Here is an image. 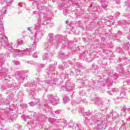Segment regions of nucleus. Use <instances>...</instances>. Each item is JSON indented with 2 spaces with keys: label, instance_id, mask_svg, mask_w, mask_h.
Wrapping results in <instances>:
<instances>
[{
  "label": "nucleus",
  "instance_id": "36",
  "mask_svg": "<svg viewBox=\"0 0 130 130\" xmlns=\"http://www.w3.org/2000/svg\"><path fill=\"white\" fill-rule=\"evenodd\" d=\"M126 6H127V2H125Z\"/></svg>",
  "mask_w": 130,
  "mask_h": 130
},
{
  "label": "nucleus",
  "instance_id": "34",
  "mask_svg": "<svg viewBox=\"0 0 130 130\" xmlns=\"http://www.w3.org/2000/svg\"><path fill=\"white\" fill-rule=\"evenodd\" d=\"M33 14H37V11H34Z\"/></svg>",
  "mask_w": 130,
  "mask_h": 130
},
{
  "label": "nucleus",
  "instance_id": "19",
  "mask_svg": "<svg viewBox=\"0 0 130 130\" xmlns=\"http://www.w3.org/2000/svg\"><path fill=\"white\" fill-rule=\"evenodd\" d=\"M89 118H90V116H87V117H85L84 118V122L85 123H88V122H89Z\"/></svg>",
  "mask_w": 130,
  "mask_h": 130
},
{
  "label": "nucleus",
  "instance_id": "39",
  "mask_svg": "<svg viewBox=\"0 0 130 130\" xmlns=\"http://www.w3.org/2000/svg\"><path fill=\"white\" fill-rule=\"evenodd\" d=\"M11 119H13V118H12V117H11Z\"/></svg>",
  "mask_w": 130,
  "mask_h": 130
},
{
  "label": "nucleus",
  "instance_id": "11",
  "mask_svg": "<svg viewBox=\"0 0 130 130\" xmlns=\"http://www.w3.org/2000/svg\"><path fill=\"white\" fill-rule=\"evenodd\" d=\"M12 87H14V89H15V90H18L20 88V87H21V84H17L16 83H15L14 85V84L9 85V88H12Z\"/></svg>",
  "mask_w": 130,
  "mask_h": 130
},
{
  "label": "nucleus",
  "instance_id": "5",
  "mask_svg": "<svg viewBox=\"0 0 130 130\" xmlns=\"http://www.w3.org/2000/svg\"><path fill=\"white\" fill-rule=\"evenodd\" d=\"M48 98L50 101V103H51L53 105H56L57 104V100H58V98L57 96H53V95L49 94L48 95Z\"/></svg>",
  "mask_w": 130,
  "mask_h": 130
},
{
  "label": "nucleus",
  "instance_id": "1",
  "mask_svg": "<svg viewBox=\"0 0 130 130\" xmlns=\"http://www.w3.org/2000/svg\"><path fill=\"white\" fill-rule=\"evenodd\" d=\"M2 45L3 46H7L9 51L10 52H18L17 54H27L30 55L31 51H34L36 49V44H32L29 49L25 50L20 51V50H14L12 48V46L8 44V38L5 36V32L4 31V26L0 23V49H2Z\"/></svg>",
  "mask_w": 130,
  "mask_h": 130
},
{
  "label": "nucleus",
  "instance_id": "10",
  "mask_svg": "<svg viewBox=\"0 0 130 130\" xmlns=\"http://www.w3.org/2000/svg\"><path fill=\"white\" fill-rule=\"evenodd\" d=\"M55 68L54 67V65H50L49 67V70L48 72V76H50V74H52V71H54Z\"/></svg>",
  "mask_w": 130,
  "mask_h": 130
},
{
  "label": "nucleus",
  "instance_id": "13",
  "mask_svg": "<svg viewBox=\"0 0 130 130\" xmlns=\"http://www.w3.org/2000/svg\"><path fill=\"white\" fill-rule=\"evenodd\" d=\"M101 2L103 8H105L108 6V3L106 0H101Z\"/></svg>",
  "mask_w": 130,
  "mask_h": 130
},
{
  "label": "nucleus",
  "instance_id": "3",
  "mask_svg": "<svg viewBox=\"0 0 130 130\" xmlns=\"http://www.w3.org/2000/svg\"><path fill=\"white\" fill-rule=\"evenodd\" d=\"M28 73H29V71H21L19 75L16 76V78L17 80L20 81V83H23V81L28 77V75H27Z\"/></svg>",
  "mask_w": 130,
  "mask_h": 130
},
{
  "label": "nucleus",
  "instance_id": "6",
  "mask_svg": "<svg viewBox=\"0 0 130 130\" xmlns=\"http://www.w3.org/2000/svg\"><path fill=\"white\" fill-rule=\"evenodd\" d=\"M43 37V34L41 31H37V34L33 36L32 39H34L35 42H38L39 39H41Z\"/></svg>",
  "mask_w": 130,
  "mask_h": 130
},
{
  "label": "nucleus",
  "instance_id": "33",
  "mask_svg": "<svg viewBox=\"0 0 130 130\" xmlns=\"http://www.w3.org/2000/svg\"><path fill=\"white\" fill-rule=\"evenodd\" d=\"M27 30H28V31H30V32H31V29L30 28V27H27Z\"/></svg>",
  "mask_w": 130,
  "mask_h": 130
},
{
  "label": "nucleus",
  "instance_id": "7",
  "mask_svg": "<svg viewBox=\"0 0 130 130\" xmlns=\"http://www.w3.org/2000/svg\"><path fill=\"white\" fill-rule=\"evenodd\" d=\"M50 45H53V44H50L49 42H48V40L47 42H46L44 45V48L45 50H46V51H49L50 50Z\"/></svg>",
  "mask_w": 130,
  "mask_h": 130
},
{
  "label": "nucleus",
  "instance_id": "23",
  "mask_svg": "<svg viewBox=\"0 0 130 130\" xmlns=\"http://www.w3.org/2000/svg\"><path fill=\"white\" fill-rule=\"evenodd\" d=\"M32 56H33V57H35V58H37V57H38V55H37V53H34L32 54Z\"/></svg>",
  "mask_w": 130,
  "mask_h": 130
},
{
  "label": "nucleus",
  "instance_id": "32",
  "mask_svg": "<svg viewBox=\"0 0 130 130\" xmlns=\"http://www.w3.org/2000/svg\"><path fill=\"white\" fill-rule=\"evenodd\" d=\"M5 55H6V56H7V57H8V56H9V53L6 52V53H5Z\"/></svg>",
  "mask_w": 130,
  "mask_h": 130
},
{
  "label": "nucleus",
  "instance_id": "12",
  "mask_svg": "<svg viewBox=\"0 0 130 130\" xmlns=\"http://www.w3.org/2000/svg\"><path fill=\"white\" fill-rule=\"evenodd\" d=\"M39 10L42 14H45V13L47 12V8L45 7H41L40 8H39Z\"/></svg>",
  "mask_w": 130,
  "mask_h": 130
},
{
  "label": "nucleus",
  "instance_id": "17",
  "mask_svg": "<svg viewBox=\"0 0 130 130\" xmlns=\"http://www.w3.org/2000/svg\"><path fill=\"white\" fill-rule=\"evenodd\" d=\"M40 28H41V24H40L39 22H38L36 24L35 29L38 31V30H40Z\"/></svg>",
  "mask_w": 130,
  "mask_h": 130
},
{
  "label": "nucleus",
  "instance_id": "22",
  "mask_svg": "<svg viewBox=\"0 0 130 130\" xmlns=\"http://www.w3.org/2000/svg\"><path fill=\"white\" fill-rule=\"evenodd\" d=\"M30 106H35L37 104L36 102H31L30 103H29Z\"/></svg>",
  "mask_w": 130,
  "mask_h": 130
},
{
  "label": "nucleus",
  "instance_id": "38",
  "mask_svg": "<svg viewBox=\"0 0 130 130\" xmlns=\"http://www.w3.org/2000/svg\"><path fill=\"white\" fill-rule=\"evenodd\" d=\"M68 22H69L68 21H67L66 22V24L68 23Z\"/></svg>",
  "mask_w": 130,
  "mask_h": 130
},
{
  "label": "nucleus",
  "instance_id": "15",
  "mask_svg": "<svg viewBox=\"0 0 130 130\" xmlns=\"http://www.w3.org/2000/svg\"><path fill=\"white\" fill-rule=\"evenodd\" d=\"M96 105L98 106H102L103 105V100L100 99L95 103Z\"/></svg>",
  "mask_w": 130,
  "mask_h": 130
},
{
  "label": "nucleus",
  "instance_id": "30",
  "mask_svg": "<svg viewBox=\"0 0 130 130\" xmlns=\"http://www.w3.org/2000/svg\"><path fill=\"white\" fill-rule=\"evenodd\" d=\"M116 4H120V1L117 0V1H116Z\"/></svg>",
  "mask_w": 130,
  "mask_h": 130
},
{
  "label": "nucleus",
  "instance_id": "21",
  "mask_svg": "<svg viewBox=\"0 0 130 130\" xmlns=\"http://www.w3.org/2000/svg\"><path fill=\"white\" fill-rule=\"evenodd\" d=\"M12 62H13V63H14L16 66H18L20 63V62L18 61H13Z\"/></svg>",
  "mask_w": 130,
  "mask_h": 130
},
{
  "label": "nucleus",
  "instance_id": "18",
  "mask_svg": "<svg viewBox=\"0 0 130 130\" xmlns=\"http://www.w3.org/2000/svg\"><path fill=\"white\" fill-rule=\"evenodd\" d=\"M63 101L64 103H68L70 101V99L67 96H65L63 98Z\"/></svg>",
  "mask_w": 130,
  "mask_h": 130
},
{
  "label": "nucleus",
  "instance_id": "2",
  "mask_svg": "<svg viewBox=\"0 0 130 130\" xmlns=\"http://www.w3.org/2000/svg\"><path fill=\"white\" fill-rule=\"evenodd\" d=\"M53 36H54V35L52 33L49 34L48 35L49 39L48 40V42H49L50 44L58 45L59 42L63 46H64L66 44H69L68 39L66 38V37H63L60 35H57L55 37V39H53Z\"/></svg>",
  "mask_w": 130,
  "mask_h": 130
},
{
  "label": "nucleus",
  "instance_id": "4",
  "mask_svg": "<svg viewBox=\"0 0 130 130\" xmlns=\"http://www.w3.org/2000/svg\"><path fill=\"white\" fill-rule=\"evenodd\" d=\"M105 118H99L96 121L95 124H96V128L98 129H103L104 127V120Z\"/></svg>",
  "mask_w": 130,
  "mask_h": 130
},
{
  "label": "nucleus",
  "instance_id": "43",
  "mask_svg": "<svg viewBox=\"0 0 130 130\" xmlns=\"http://www.w3.org/2000/svg\"><path fill=\"white\" fill-rule=\"evenodd\" d=\"M69 88H71V87L69 86Z\"/></svg>",
  "mask_w": 130,
  "mask_h": 130
},
{
  "label": "nucleus",
  "instance_id": "24",
  "mask_svg": "<svg viewBox=\"0 0 130 130\" xmlns=\"http://www.w3.org/2000/svg\"><path fill=\"white\" fill-rule=\"evenodd\" d=\"M69 85H70V83H69V82H67L66 83V85H65V86H66V89H69Z\"/></svg>",
  "mask_w": 130,
  "mask_h": 130
},
{
  "label": "nucleus",
  "instance_id": "42",
  "mask_svg": "<svg viewBox=\"0 0 130 130\" xmlns=\"http://www.w3.org/2000/svg\"><path fill=\"white\" fill-rule=\"evenodd\" d=\"M81 113H83V111H81Z\"/></svg>",
  "mask_w": 130,
  "mask_h": 130
},
{
  "label": "nucleus",
  "instance_id": "14",
  "mask_svg": "<svg viewBox=\"0 0 130 130\" xmlns=\"http://www.w3.org/2000/svg\"><path fill=\"white\" fill-rule=\"evenodd\" d=\"M22 44H23V40L22 39H18L17 44L15 45V47L18 48L19 47V45H22Z\"/></svg>",
  "mask_w": 130,
  "mask_h": 130
},
{
  "label": "nucleus",
  "instance_id": "35",
  "mask_svg": "<svg viewBox=\"0 0 130 130\" xmlns=\"http://www.w3.org/2000/svg\"><path fill=\"white\" fill-rule=\"evenodd\" d=\"M127 39H129V40L130 39L129 36H127Z\"/></svg>",
  "mask_w": 130,
  "mask_h": 130
},
{
  "label": "nucleus",
  "instance_id": "25",
  "mask_svg": "<svg viewBox=\"0 0 130 130\" xmlns=\"http://www.w3.org/2000/svg\"><path fill=\"white\" fill-rule=\"evenodd\" d=\"M79 94L80 96H83L85 94V93L84 92V91H82L80 92Z\"/></svg>",
  "mask_w": 130,
  "mask_h": 130
},
{
  "label": "nucleus",
  "instance_id": "29",
  "mask_svg": "<svg viewBox=\"0 0 130 130\" xmlns=\"http://www.w3.org/2000/svg\"><path fill=\"white\" fill-rule=\"evenodd\" d=\"M4 61L5 60L0 58V63H2V62H4Z\"/></svg>",
  "mask_w": 130,
  "mask_h": 130
},
{
  "label": "nucleus",
  "instance_id": "26",
  "mask_svg": "<svg viewBox=\"0 0 130 130\" xmlns=\"http://www.w3.org/2000/svg\"><path fill=\"white\" fill-rule=\"evenodd\" d=\"M41 68H44L45 67V64H40L39 65Z\"/></svg>",
  "mask_w": 130,
  "mask_h": 130
},
{
  "label": "nucleus",
  "instance_id": "40",
  "mask_svg": "<svg viewBox=\"0 0 130 130\" xmlns=\"http://www.w3.org/2000/svg\"><path fill=\"white\" fill-rule=\"evenodd\" d=\"M129 112H130V110H128Z\"/></svg>",
  "mask_w": 130,
  "mask_h": 130
},
{
  "label": "nucleus",
  "instance_id": "28",
  "mask_svg": "<svg viewBox=\"0 0 130 130\" xmlns=\"http://www.w3.org/2000/svg\"><path fill=\"white\" fill-rule=\"evenodd\" d=\"M27 124H29V125H32V121H30L28 122Z\"/></svg>",
  "mask_w": 130,
  "mask_h": 130
},
{
  "label": "nucleus",
  "instance_id": "27",
  "mask_svg": "<svg viewBox=\"0 0 130 130\" xmlns=\"http://www.w3.org/2000/svg\"><path fill=\"white\" fill-rule=\"evenodd\" d=\"M55 113H56L57 114H59V113H60V111L57 110V111H56Z\"/></svg>",
  "mask_w": 130,
  "mask_h": 130
},
{
  "label": "nucleus",
  "instance_id": "31",
  "mask_svg": "<svg viewBox=\"0 0 130 130\" xmlns=\"http://www.w3.org/2000/svg\"><path fill=\"white\" fill-rule=\"evenodd\" d=\"M112 93H114V92H115V88H113L112 89Z\"/></svg>",
  "mask_w": 130,
  "mask_h": 130
},
{
  "label": "nucleus",
  "instance_id": "37",
  "mask_svg": "<svg viewBox=\"0 0 130 130\" xmlns=\"http://www.w3.org/2000/svg\"><path fill=\"white\" fill-rule=\"evenodd\" d=\"M111 115H113V114H112V113H110V116H111Z\"/></svg>",
  "mask_w": 130,
  "mask_h": 130
},
{
  "label": "nucleus",
  "instance_id": "8",
  "mask_svg": "<svg viewBox=\"0 0 130 130\" xmlns=\"http://www.w3.org/2000/svg\"><path fill=\"white\" fill-rule=\"evenodd\" d=\"M52 55H53V53L52 52L46 53L43 56V59H44V60H46V59H47L48 57L52 56Z\"/></svg>",
  "mask_w": 130,
  "mask_h": 130
},
{
  "label": "nucleus",
  "instance_id": "16",
  "mask_svg": "<svg viewBox=\"0 0 130 130\" xmlns=\"http://www.w3.org/2000/svg\"><path fill=\"white\" fill-rule=\"evenodd\" d=\"M125 95H126L125 90H124V89H122L121 91V93L120 94L121 98H123V96H125Z\"/></svg>",
  "mask_w": 130,
  "mask_h": 130
},
{
  "label": "nucleus",
  "instance_id": "20",
  "mask_svg": "<svg viewBox=\"0 0 130 130\" xmlns=\"http://www.w3.org/2000/svg\"><path fill=\"white\" fill-rule=\"evenodd\" d=\"M59 57L60 58L64 57V53L60 52L59 54Z\"/></svg>",
  "mask_w": 130,
  "mask_h": 130
},
{
  "label": "nucleus",
  "instance_id": "41",
  "mask_svg": "<svg viewBox=\"0 0 130 130\" xmlns=\"http://www.w3.org/2000/svg\"><path fill=\"white\" fill-rule=\"evenodd\" d=\"M62 90H64V89L63 88H62Z\"/></svg>",
  "mask_w": 130,
  "mask_h": 130
},
{
  "label": "nucleus",
  "instance_id": "9",
  "mask_svg": "<svg viewBox=\"0 0 130 130\" xmlns=\"http://www.w3.org/2000/svg\"><path fill=\"white\" fill-rule=\"evenodd\" d=\"M7 7H4L3 8L2 10V12H0V19H3V17H2V16L3 15H5V14H7Z\"/></svg>",
  "mask_w": 130,
  "mask_h": 130
}]
</instances>
